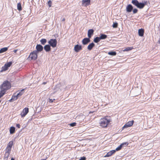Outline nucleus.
I'll return each mask as SVG.
<instances>
[{
  "mask_svg": "<svg viewBox=\"0 0 160 160\" xmlns=\"http://www.w3.org/2000/svg\"><path fill=\"white\" fill-rule=\"evenodd\" d=\"M112 119L109 116H107L101 118L99 122V126L102 128H107L111 122Z\"/></svg>",
  "mask_w": 160,
  "mask_h": 160,
  "instance_id": "f257e3e1",
  "label": "nucleus"
},
{
  "mask_svg": "<svg viewBox=\"0 0 160 160\" xmlns=\"http://www.w3.org/2000/svg\"><path fill=\"white\" fill-rule=\"evenodd\" d=\"M10 88L11 85L10 82L8 81H5L0 86V92L3 93L4 94L6 91L9 89Z\"/></svg>",
  "mask_w": 160,
  "mask_h": 160,
  "instance_id": "f03ea898",
  "label": "nucleus"
},
{
  "mask_svg": "<svg viewBox=\"0 0 160 160\" xmlns=\"http://www.w3.org/2000/svg\"><path fill=\"white\" fill-rule=\"evenodd\" d=\"M132 3L138 8L140 9L143 8L146 3V2H139L137 0H132Z\"/></svg>",
  "mask_w": 160,
  "mask_h": 160,
  "instance_id": "7ed1b4c3",
  "label": "nucleus"
},
{
  "mask_svg": "<svg viewBox=\"0 0 160 160\" xmlns=\"http://www.w3.org/2000/svg\"><path fill=\"white\" fill-rule=\"evenodd\" d=\"M38 54L37 51H34L30 53L28 58L29 59H31V60H35L37 58V54Z\"/></svg>",
  "mask_w": 160,
  "mask_h": 160,
  "instance_id": "20e7f679",
  "label": "nucleus"
},
{
  "mask_svg": "<svg viewBox=\"0 0 160 160\" xmlns=\"http://www.w3.org/2000/svg\"><path fill=\"white\" fill-rule=\"evenodd\" d=\"M12 62H9L6 63L4 66L2 68L1 72L6 71L8 69V68L12 64Z\"/></svg>",
  "mask_w": 160,
  "mask_h": 160,
  "instance_id": "39448f33",
  "label": "nucleus"
},
{
  "mask_svg": "<svg viewBox=\"0 0 160 160\" xmlns=\"http://www.w3.org/2000/svg\"><path fill=\"white\" fill-rule=\"evenodd\" d=\"M48 43L53 48H55L56 46L57 41L55 39H50L48 41Z\"/></svg>",
  "mask_w": 160,
  "mask_h": 160,
  "instance_id": "423d86ee",
  "label": "nucleus"
},
{
  "mask_svg": "<svg viewBox=\"0 0 160 160\" xmlns=\"http://www.w3.org/2000/svg\"><path fill=\"white\" fill-rule=\"evenodd\" d=\"M133 123L134 121L133 120L128 122L122 127V129H123L125 128H127L129 127L132 126Z\"/></svg>",
  "mask_w": 160,
  "mask_h": 160,
  "instance_id": "0eeeda50",
  "label": "nucleus"
},
{
  "mask_svg": "<svg viewBox=\"0 0 160 160\" xmlns=\"http://www.w3.org/2000/svg\"><path fill=\"white\" fill-rule=\"evenodd\" d=\"M28 112V108H25L21 113V115L22 117H24Z\"/></svg>",
  "mask_w": 160,
  "mask_h": 160,
  "instance_id": "6e6552de",
  "label": "nucleus"
},
{
  "mask_svg": "<svg viewBox=\"0 0 160 160\" xmlns=\"http://www.w3.org/2000/svg\"><path fill=\"white\" fill-rule=\"evenodd\" d=\"M90 0H82V6L87 7L90 4Z\"/></svg>",
  "mask_w": 160,
  "mask_h": 160,
  "instance_id": "1a4fd4ad",
  "label": "nucleus"
},
{
  "mask_svg": "<svg viewBox=\"0 0 160 160\" xmlns=\"http://www.w3.org/2000/svg\"><path fill=\"white\" fill-rule=\"evenodd\" d=\"M82 49V47L81 45L77 44L75 46L74 50L75 52H78Z\"/></svg>",
  "mask_w": 160,
  "mask_h": 160,
  "instance_id": "9d476101",
  "label": "nucleus"
},
{
  "mask_svg": "<svg viewBox=\"0 0 160 160\" xmlns=\"http://www.w3.org/2000/svg\"><path fill=\"white\" fill-rule=\"evenodd\" d=\"M128 144V143L127 142H124L122 144H121V145H120L115 150L116 151H118L120 150H121L122 148L125 145V146H127Z\"/></svg>",
  "mask_w": 160,
  "mask_h": 160,
  "instance_id": "9b49d317",
  "label": "nucleus"
},
{
  "mask_svg": "<svg viewBox=\"0 0 160 160\" xmlns=\"http://www.w3.org/2000/svg\"><path fill=\"white\" fill-rule=\"evenodd\" d=\"M90 41V38H85L82 40V42L83 44L85 45L88 44Z\"/></svg>",
  "mask_w": 160,
  "mask_h": 160,
  "instance_id": "f8f14e48",
  "label": "nucleus"
},
{
  "mask_svg": "<svg viewBox=\"0 0 160 160\" xmlns=\"http://www.w3.org/2000/svg\"><path fill=\"white\" fill-rule=\"evenodd\" d=\"M36 48L37 50L35 51H37V53H38L39 52H41L42 50L43 49V47L40 44H38L36 46Z\"/></svg>",
  "mask_w": 160,
  "mask_h": 160,
  "instance_id": "ddd939ff",
  "label": "nucleus"
},
{
  "mask_svg": "<svg viewBox=\"0 0 160 160\" xmlns=\"http://www.w3.org/2000/svg\"><path fill=\"white\" fill-rule=\"evenodd\" d=\"M116 152L115 150H112L110 151L109 152H108L106 155H105L104 157H109L111 156L112 154H114Z\"/></svg>",
  "mask_w": 160,
  "mask_h": 160,
  "instance_id": "4468645a",
  "label": "nucleus"
},
{
  "mask_svg": "<svg viewBox=\"0 0 160 160\" xmlns=\"http://www.w3.org/2000/svg\"><path fill=\"white\" fill-rule=\"evenodd\" d=\"M94 30L92 29H89L88 30V38H90L93 35Z\"/></svg>",
  "mask_w": 160,
  "mask_h": 160,
  "instance_id": "2eb2a0df",
  "label": "nucleus"
},
{
  "mask_svg": "<svg viewBox=\"0 0 160 160\" xmlns=\"http://www.w3.org/2000/svg\"><path fill=\"white\" fill-rule=\"evenodd\" d=\"M18 97L17 96V95L16 94V93H14L12 96L11 99L9 100V101L10 102H12L13 101L16 100Z\"/></svg>",
  "mask_w": 160,
  "mask_h": 160,
  "instance_id": "dca6fc26",
  "label": "nucleus"
},
{
  "mask_svg": "<svg viewBox=\"0 0 160 160\" xmlns=\"http://www.w3.org/2000/svg\"><path fill=\"white\" fill-rule=\"evenodd\" d=\"M24 89H22V90L20 91H18L17 92V96L18 98L21 96L22 95H23L24 93Z\"/></svg>",
  "mask_w": 160,
  "mask_h": 160,
  "instance_id": "f3484780",
  "label": "nucleus"
},
{
  "mask_svg": "<svg viewBox=\"0 0 160 160\" xmlns=\"http://www.w3.org/2000/svg\"><path fill=\"white\" fill-rule=\"evenodd\" d=\"M133 9L132 6L130 4L128 5L126 8V11L128 12H130Z\"/></svg>",
  "mask_w": 160,
  "mask_h": 160,
  "instance_id": "a211bd4d",
  "label": "nucleus"
},
{
  "mask_svg": "<svg viewBox=\"0 0 160 160\" xmlns=\"http://www.w3.org/2000/svg\"><path fill=\"white\" fill-rule=\"evenodd\" d=\"M44 49L47 52H48L51 50L50 46L49 45H45L44 47Z\"/></svg>",
  "mask_w": 160,
  "mask_h": 160,
  "instance_id": "6ab92c4d",
  "label": "nucleus"
},
{
  "mask_svg": "<svg viewBox=\"0 0 160 160\" xmlns=\"http://www.w3.org/2000/svg\"><path fill=\"white\" fill-rule=\"evenodd\" d=\"M144 30L143 29H139L138 31V35L142 37L143 35Z\"/></svg>",
  "mask_w": 160,
  "mask_h": 160,
  "instance_id": "aec40b11",
  "label": "nucleus"
},
{
  "mask_svg": "<svg viewBox=\"0 0 160 160\" xmlns=\"http://www.w3.org/2000/svg\"><path fill=\"white\" fill-rule=\"evenodd\" d=\"M94 46L95 44L93 43H91L87 47L88 49L89 50H91Z\"/></svg>",
  "mask_w": 160,
  "mask_h": 160,
  "instance_id": "412c9836",
  "label": "nucleus"
},
{
  "mask_svg": "<svg viewBox=\"0 0 160 160\" xmlns=\"http://www.w3.org/2000/svg\"><path fill=\"white\" fill-rule=\"evenodd\" d=\"M8 50V48L7 47H5L1 48L0 50V53H2L6 52Z\"/></svg>",
  "mask_w": 160,
  "mask_h": 160,
  "instance_id": "4be33fe9",
  "label": "nucleus"
},
{
  "mask_svg": "<svg viewBox=\"0 0 160 160\" xmlns=\"http://www.w3.org/2000/svg\"><path fill=\"white\" fill-rule=\"evenodd\" d=\"M133 48L132 47H128L126 48L125 49L122 50L123 52L128 51L132 50Z\"/></svg>",
  "mask_w": 160,
  "mask_h": 160,
  "instance_id": "5701e85b",
  "label": "nucleus"
},
{
  "mask_svg": "<svg viewBox=\"0 0 160 160\" xmlns=\"http://www.w3.org/2000/svg\"><path fill=\"white\" fill-rule=\"evenodd\" d=\"M15 131V128L13 127H12L10 129V132L11 134H13Z\"/></svg>",
  "mask_w": 160,
  "mask_h": 160,
  "instance_id": "b1692460",
  "label": "nucleus"
},
{
  "mask_svg": "<svg viewBox=\"0 0 160 160\" xmlns=\"http://www.w3.org/2000/svg\"><path fill=\"white\" fill-rule=\"evenodd\" d=\"M107 37V36L105 34H100L99 37L101 39H103L106 38Z\"/></svg>",
  "mask_w": 160,
  "mask_h": 160,
  "instance_id": "393cba45",
  "label": "nucleus"
},
{
  "mask_svg": "<svg viewBox=\"0 0 160 160\" xmlns=\"http://www.w3.org/2000/svg\"><path fill=\"white\" fill-rule=\"evenodd\" d=\"M100 40L99 37H97L94 39L93 41L95 43H98L100 41Z\"/></svg>",
  "mask_w": 160,
  "mask_h": 160,
  "instance_id": "a878e982",
  "label": "nucleus"
},
{
  "mask_svg": "<svg viewBox=\"0 0 160 160\" xmlns=\"http://www.w3.org/2000/svg\"><path fill=\"white\" fill-rule=\"evenodd\" d=\"M40 42L42 44L44 45L47 42V40L43 38L41 39Z\"/></svg>",
  "mask_w": 160,
  "mask_h": 160,
  "instance_id": "bb28decb",
  "label": "nucleus"
},
{
  "mask_svg": "<svg viewBox=\"0 0 160 160\" xmlns=\"http://www.w3.org/2000/svg\"><path fill=\"white\" fill-rule=\"evenodd\" d=\"M10 153L8 152H5V156L4 157V159L6 160H7L9 156Z\"/></svg>",
  "mask_w": 160,
  "mask_h": 160,
  "instance_id": "cd10ccee",
  "label": "nucleus"
},
{
  "mask_svg": "<svg viewBox=\"0 0 160 160\" xmlns=\"http://www.w3.org/2000/svg\"><path fill=\"white\" fill-rule=\"evenodd\" d=\"M108 54L111 56H115L116 54V53L115 52H109L108 53Z\"/></svg>",
  "mask_w": 160,
  "mask_h": 160,
  "instance_id": "c85d7f7f",
  "label": "nucleus"
},
{
  "mask_svg": "<svg viewBox=\"0 0 160 160\" xmlns=\"http://www.w3.org/2000/svg\"><path fill=\"white\" fill-rule=\"evenodd\" d=\"M13 142L12 141H11L8 143L7 147L12 148V146Z\"/></svg>",
  "mask_w": 160,
  "mask_h": 160,
  "instance_id": "c756f323",
  "label": "nucleus"
},
{
  "mask_svg": "<svg viewBox=\"0 0 160 160\" xmlns=\"http://www.w3.org/2000/svg\"><path fill=\"white\" fill-rule=\"evenodd\" d=\"M17 9L19 11H20L22 10L21 5L19 3H18L17 4Z\"/></svg>",
  "mask_w": 160,
  "mask_h": 160,
  "instance_id": "7c9ffc66",
  "label": "nucleus"
},
{
  "mask_svg": "<svg viewBox=\"0 0 160 160\" xmlns=\"http://www.w3.org/2000/svg\"><path fill=\"white\" fill-rule=\"evenodd\" d=\"M11 148L10 147H9L7 146L6 149V152H8L10 153V152L11 151Z\"/></svg>",
  "mask_w": 160,
  "mask_h": 160,
  "instance_id": "2f4dec72",
  "label": "nucleus"
},
{
  "mask_svg": "<svg viewBox=\"0 0 160 160\" xmlns=\"http://www.w3.org/2000/svg\"><path fill=\"white\" fill-rule=\"evenodd\" d=\"M48 4L49 7H51L52 6V2L51 0H49L48 2Z\"/></svg>",
  "mask_w": 160,
  "mask_h": 160,
  "instance_id": "473e14b6",
  "label": "nucleus"
},
{
  "mask_svg": "<svg viewBox=\"0 0 160 160\" xmlns=\"http://www.w3.org/2000/svg\"><path fill=\"white\" fill-rule=\"evenodd\" d=\"M118 24L117 23H114L113 24L112 27L113 28H116L118 27Z\"/></svg>",
  "mask_w": 160,
  "mask_h": 160,
  "instance_id": "72a5a7b5",
  "label": "nucleus"
},
{
  "mask_svg": "<svg viewBox=\"0 0 160 160\" xmlns=\"http://www.w3.org/2000/svg\"><path fill=\"white\" fill-rule=\"evenodd\" d=\"M76 122H73L72 123H71L70 124V125L71 127H74L76 125Z\"/></svg>",
  "mask_w": 160,
  "mask_h": 160,
  "instance_id": "f704fd0d",
  "label": "nucleus"
},
{
  "mask_svg": "<svg viewBox=\"0 0 160 160\" xmlns=\"http://www.w3.org/2000/svg\"><path fill=\"white\" fill-rule=\"evenodd\" d=\"M137 12H138V10L136 8L134 9L133 10V12L134 13H136Z\"/></svg>",
  "mask_w": 160,
  "mask_h": 160,
  "instance_id": "c9c22d12",
  "label": "nucleus"
},
{
  "mask_svg": "<svg viewBox=\"0 0 160 160\" xmlns=\"http://www.w3.org/2000/svg\"><path fill=\"white\" fill-rule=\"evenodd\" d=\"M86 158L85 157H82L81 158L79 159V160H86Z\"/></svg>",
  "mask_w": 160,
  "mask_h": 160,
  "instance_id": "e433bc0d",
  "label": "nucleus"
},
{
  "mask_svg": "<svg viewBox=\"0 0 160 160\" xmlns=\"http://www.w3.org/2000/svg\"><path fill=\"white\" fill-rule=\"evenodd\" d=\"M49 102H53V100H55V99H54L52 100L51 99H49Z\"/></svg>",
  "mask_w": 160,
  "mask_h": 160,
  "instance_id": "4c0bfd02",
  "label": "nucleus"
},
{
  "mask_svg": "<svg viewBox=\"0 0 160 160\" xmlns=\"http://www.w3.org/2000/svg\"><path fill=\"white\" fill-rule=\"evenodd\" d=\"M16 126L18 127V128H20V125L19 124H17V125H16Z\"/></svg>",
  "mask_w": 160,
  "mask_h": 160,
  "instance_id": "58836bf2",
  "label": "nucleus"
},
{
  "mask_svg": "<svg viewBox=\"0 0 160 160\" xmlns=\"http://www.w3.org/2000/svg\"><path fill=\"white\" fill-rule=\"evenodd\" d=\"M17 51V50H14V52H16Z\"/></svg>",
  "mask_w": 160,
  "mask_h": 160,
  "instance_id": "ea45409f",
  "label": "nucleus"
},
{
  "mask_svg": "<svg viewBox=\"0 0 160 160\" xmlns=\"http://www.w3.org/2000/svg\"><path fill=\"white\" fill-rule=\"evenodd\" d=\"M65 21V19L64 18H63L62 19V21Z\"/></svg>",
  "mask_w": 160,
  "mask_h": 160,
  "instance_id": "a19ab883",
  "label": "nucleus"
},
{
  "mask_svg": "<svg viewBox=\"0 0 160 160\" xmlns=\"http://www.w3.org/2000/svg\"><path fill=\"white\" fill-rule=\"evenodd\" d=\"M46 84V82H44L43 83V84Z\"/></svg>",
  "mask_w": 160,
  "mask_h": 160,
  "instance_id": "79ce46f5",
  "label": "nucleus"
},
{
  "mask_svg": "<svg viewBox=\"0 0 160 160\" xmlns=\"http://www.w3.org/2000/svg\"><path fill=\"white\" fill-rule=\"evenodd\" d=\"M11 160H14V159L13 158H12Z\"/></svg>",
  "mask_w": 160,
  "mask_h": 160,
  "instance_id": "37998d69",
  "label": "nucleus"
},
{
  "mask_svg": "<svg viewBox=\"0 0 160 160\" xmlns=\"http://www.w3.org/2000/svg\"><path fill=\"white\" fill-rule=\"evenodd\" d=\"M158 42L160 44V40H159L158 41Z\"/></svg>",
  "mask_w": 160,
  "mask_h": 160,
  "instance_id": "c03bdc74",
  "label": "nucleus"
},
{
  "mask_svg": "<svg viewBox=\"0 0 160 160\" xmlns=\"http://www.w3.org/2000/svg\"><path fill=\"white\" fill-rule=\"evenodd\" d=\"M41 160H45V159H42Z\"/></svg>",
  "mask_w": 160,
  "mask_h": 160,
  "instance_id": "a18cd8bd",
  "label": "nucleus"
}]
</instances>
